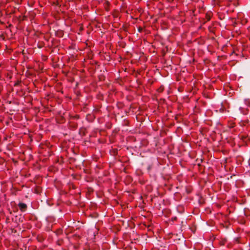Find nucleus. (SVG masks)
Segmentation results:
<instances>
[{
    "mask_svg": "<svg viewBox=\"0 0 250 250\" xmlns=\"http://www.w3.org/2000/svg\"><path fill=\"white\" fill-rule=\"evenodd\" d=\"M18 206L21 212H24L27 210V206L25 203H20Z\"/></svg>",
    "mask_w": 250,
    "mask_h": 250,
    "instance_id": "1",
    "label": "nucleus"
},
{
    "mask_svg": "<svg viewBox=\"0 0 250 250\" xmlns=\"http://www.w3.org/2000/svg\"><path fill=\"white\" fill-rule=\"evenodd\" d=\"M69 127L71 129L75 130L78 127V124L74 122L69 123Z\"/></svg>",
    "mask_w": 250,
    "mask_h": 250,
    "instance_id": "2",
    "label": "nucleus"
},
{
    "mask_svg": "<svg viewBox=\"0 0 250 250\" xmlns=\"http://www.w3.org/2000/svg\"><path fill=\"white\" fill-rule=\"evenodd\" d=\"M71 229V228H68L67 229H66L65 231V233L67 235V234L70 232V229Z\"/></svg>",
    "mask_w": 250,
    "mask_h": 250,
    "instance_id": "12",
    "label": "nucleus"
},
{
    "mask_svg": "<svg viewBox=\"0 0 250 250\" xmlns=\"http://www.w3.org/2000/svg\"><path fill=\"white\" fill-rule=\"evenodd\" d=\"M86 129L85 127H81L79 129V134L82 136H85L86 135Z\"/></svg>",
    "mask_w": 250,
    "mask_h": 250,
    "instance_id": "3",
    "label": "nucleus"
},
{
    "mask_svg": "<svg viewBox=\"0 0 250 250\" xmlns=\"http://www.w3.org/2000/svg\"><path fill=\"white\" fill-rule=\"evenodd\" d=\"M62 229H58L57 230V234L62 233Z\"/></svg>",
    "mask_w": 250,
    "mask_h": 250,
    "instance_id": "14",
    "label": "nucleus"
},
{
    "mask_svg": "<svg viewBox=\"0 0 250 250\" xmlns=\"http://www.w3.org/2000/svg\"><path fill=\"white\" fill-rule=\"evenodd\" d=\"M73 118L74 119H78L80 118V116L79 115H76L73 117Z\"/></svg>",
    "mask_w": 250,
    "mask_h": 250,
    "instance_id": "13",
    "label": "nucleus"
},
{
    "mask_svg": "<svg viewBox=\"0 0 250 250\" xmlns=\"http://www.w3.org/2000/svg\"><path fill=\"white\" fill-rule=\"evenodd\" d=\"M143 30V28L141 27L138 28V31L139 32H141Z\"/></svg>",
    "mask_w": 250,
    "mask_h": 250,
    "instance_id": "15",
    "label": "nucleus"
},
{
    "mask_svg": "<svg viewBox=\"0 0 250 250\" xmlns=\"http://www.w3.org/2000/svg\"><path fill=\"white\" fill-rule=\"evenodd\" d=\"M240 110L241 112L244 115H247L248 113V109L247 108H244L243 107H240Z\"/></svg>",
    "mask_w": 250,
    "mask_h": 250,
    "instance_id": "4",
    "label": "nucleus"
},
{
    "mask_svg": "<svg viewBox=\"0 0 250 250\" xmlns=\"http://www.w3.org/2000/svg\"><path fill=\"white\" fill-rule=\"evenodd\" d=\"M21 83V81H17L15 84H14V86H19L20 83Z\"/></svg>",
    "mask_w": 250,
    "mask_h": 250,
    "instance_id": "10",
    "label": "nucleus"
},
{
    "mask_svg": "<svg viewBox=\"0 0 250 250\" xmlns=\"http://www.w3.org/2000/svg\"><path fill=\"white\" fill-rule=\"evenodd\" d=\"M206 19L208 21H209L210 20V18H211L210 15L207 13L206 14Z\"/></svg>",
    "mask_w": 250,
    "mask_h": 250,
    "instance_id": "9",
    "label": "nucleus"
},
{
    "mask_svg": "<svg viewBox=\"0 0 250 250\" xmlns=\"http://www.w3.org/2000/svg\"><path fill=\"white\" fill-rule=\"evenodd\" d=\"M177 119H178V117H177V116H176V117H175V119H176V120H177Z\"/></svg>",
    "mask_w": 250,
    "mask_h": 250,
    "instance_id": "18",
    "label": "nucleus"
},
{
    "mask_svg": "<svg viewBox=\"0 0 250 250\" xmlns=\"http://www.w3.org/2000/svg\"><path fill=\"white\" fill-rule=\"evenodd\" d=\"M248 106H250V103L248 102Z\"/></svg>",
    "mask_w": 250,
    "mask_h": 250,
    "instance_id": "17",
    "label": "nucleus"
},
{
    "mask_svg": "<svg viewBox=\"0 0 250 250\" xmlns=\"http://www.w3.org/2000/svg\"><path fill=\"white\" fill-rule=\"evenodd\" d=\"M164 90V86L163 85H161L158 89L157 91L159 93H162Z\"/></svg>",
    "mask_w": 250,
    "mask_h": 250,
    "instance_id": "8",
    "label": "nucleus"
},
{
    "mask_svg": "<svg viewBox=\"0 0 250 250\" xmlns=\"http://www.w3.org/2000/svg\"><path fill=\"white\" fill-rule=\"evenodd\" d=\"M187 193H188V194L190 193V192H191V191H190V190H188V189H187Z\"/></svg>",
    "mask_w": 250,
    "mask_h": 250,
    "instance_id": "16",
    "label": "nucleus"
},
{
    "mask_svg": "<svg viewBox=\"0 0 250 250\" xmlns=\"http://www.w3.org/2000/svg\"><path fill=\"white\" fill-rule=\"evenodd\" d=\"M111 154L113 156H116L118 154V149L116 148L113 149L111 151Z\"/></svg>",
    "mask_w": 250,
    "mask_h": 250,
    "instance_id": "5",
    "label": "nucleus"
},
{
    "mask_svg": "<svg viewBox=\"0 0 250 250\" xmlns=\"http://www.w3.org/2000/svg\"><path fill=\"white\" fill-rule=\"evenodd\" d=\"M227 243V240L226 239H223L219 241V244L221 246L225 245Z\"/></svg>",
    "mask_w": 250,
    "mask_h": 250,
    "instance_id": "7",
    "label": "nucleus"
},
{
    "mask_svg": "<svg viewBox=\"0 0 250 250\" xmlns=\"http://www.w3.org/2000/svg\"><path fill=\"white\" fill-rule=\"evenodd\" d=\"M37 239L40 242H42L44 240V237L42 235H38Z\"/></svg>",
    "mask_w": 250,
    "mask_h": 250,
    "instance_id": "6",
    "label": "nucleus"
},
{
    "mask_svg": "<svg viewBox=\"0 0 250 250\" xmlns=\"http://www.w3.org/2000/svg\"><path fill=\"white\" fill-rule=\"evenodd\" d=\"M176 217H175V218H174V220H176Z\"/></svg>",
    "mask_w": 250,
    "mask_h": 250,
    "instance_id": "19",
    "label": "nucleus"
},
{
    "mask_svg": "<svg viewBox=\"0 0 250 250\" xmlns=\"http://www.w3.org/2000/svg\"><path fill=\"white\" fill-rule=\"evenodd\" d=\"M62 240H59L58 241H57V244L58 245H61L62 243Z\"/></svg>",
    "mask_w": 250,
    "mask_h": 250,
    "instance_id": "11",
    "label": "nucleus"
}]
</instances>
